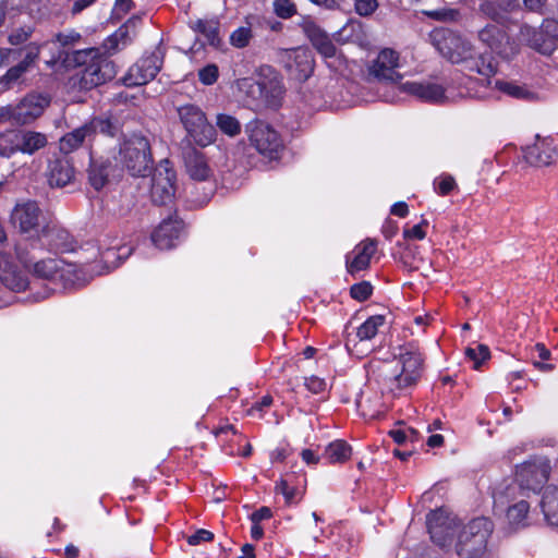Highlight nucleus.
I'll use <instances>...</instances> for the list:
<instances>
[{
  "label": "nucleus",
  "mask_w": 558,
  "mask_h": 558,
  "mask_svg": "<svg viewBox=\"0 0 558 558\" xmlns=\"http://www.w3.org/2000/svg\"><path fill=\"white\" fill-rule=\"evenodd\" d=\"M432 43L439 53L454 64L476 72L492 85L490 76L496 73V64L492 57L480 53L466 37L449 28H436L430 34Z\"/></svg>",
  "instance_id": "f257e3e1"
},
{
  "label": "nucleus",
  "mask_w": 558,
  "mask_h": 558,
  "mask_svg": "<svg viewBox=\"0 0 558 558\" xmlns=\"http://www.w3.org/2000/svg\"><path fill=\"white\" fill-rule=\"evenodd\" d=\"M378 377L393 390L413 386L421 378L423 357L416 343L400 345L391 362L380 363L377 367Z\"/></svg>",
  "instance_id": "f03ea898"
},
{
  "label": "nucleus",
  "mask_w": 558,
  "mask_h": 558,
  "mask_svg": "<svg viewBox=\"0 0 558 558\" xmlns=\"http://www.w3.org/2000/svg\"><path fill=\"white\" fill-rule=\"evenodd\" d=\"M118 159L132 175L145 177L153 165L148 138L141 133L124 134Z\"/></svg>",
  "instance_id": "7ed1b4c3"
},
{
  "label": "nucleus",
  "mask_w": 558,
  "mask_h": 558,
  "mask_svg": "<svg viewBox=\"0 0 558 558\" xmlns=\"http://www.w3.org/2000/svg\"><path fill=\"white\" fill-rule=\"evenodd\" d=\"M494 525L487 518H476L465 524L458 534L457 554L461 558H481Z\"/></svg>",
  "instance_id": "20e7f679"
},
{
  "label": "nucleus",
  "mask_w": 558,
  "mask_h": 558,
  "mask_svg": "<svg viewBox=\"0 0 558 558\" xmlns=\"http://www.w3.org/2000/svg\"><path fill=\"white\" fill-rule=\"evenodd\" d=\"M180 121L190 140L206 147L215 142L217 132L207 120L206 113L196 105L187 104L178 108Z\"/></svg>",
  "instance_id": "39448f33"
},
{
  "label": "nucleus",
  "mask_w": 558,
  "mask_h": 558,
  "mask_svg": "<svg viewBox=\"0 0 558 558\" xmlns=\"http://www.w3.org/2000/svg\"><path fill=\"white\" fill-rule=\"evenodd\" d=\"M51 98L46 93L32 92L26 94L17 104L7 105L9 122L23 126L32 124L49 107Z\"/></svg>",
  "instance_id": "423d86ee"
},
{
  "label": "nucleus",
  "mask_w": 558,
  "mask_h": 558,
  "mask_svg": "<svg viewBox=\"0 0 558 558\" xmlns=\"http://www.w3.org/2000/svg\"><path fill=\"white\" fill-rule=\"evenodd\" d=\"M251 145L265 158L275 160L283 151V143L279 133L269 124L257 121L247 128Z\"/></svg>",
  "instance_id": "0eeeda50"
},
{
  "label": "nucleus",
  "mask_w": 558,
  "mask_h": 558,
  "mask_svg": "<svg viewBox=\"0 0 558 558\" xmlns=\"http://www.w3.org/2000/svg\"><path fill=\"white\" fill-rule=\"evenodd\" d=\"M88 62L82 71L80 85L83 89H92L110 81L116 75L114 64L96 49L86 53Z\"/></svg>",
  "instance_id": "6e6552de"
},
{
  "label": "nucleus",
  "mask_w": 558,
  "mask_h": 558,
  "mask_svg": "<svg viewBox=\"0 0 558 558\" xmlns=\"http://www.w3.org/2000/svg\"><path fill=\"white\" fill-rule=\"evenodd\" d=\"M278 60L288 75L298 82H305L314 72V56L307 48L281 49L278 51Z\"/></svg>",
  "instance_id": "1a4fd4ad"
},
{
  "label": "nucleus",
  "mask_w": 558,
  "mask_h": 558,
  "mask_svg": "<svg viewBox=\"0 0 558 558\" xmlns=\"http://www.w3.org/2000/svg\"><path fill=\"white\" fill-rule=\"evenodd\" d=\"M520 35L521 39L532 49L549 56L556 49L558 23L556 21H545L539 28L524 25L521 27Z\"/></svg>",
  "instance_id": "9d476101"
},
{
  "label": "nucleus",
  "mask_w": 558,
  "mask_h": 558,
  "mask_svg": "<svg viewBox=\"0 0 558 558\" xmlns=\"http://www.w3.org/2000/svg\"><path fill=\"white\" fill-rule=\"evenodd\" d=\"M163 49L158 46L149 54H144L134 65H132L123 82L126 86H138L154 80L161 70L163 63Z\"/></svg>",
  "instance_id": "9b49d317"
},
{
  "label": "nucleus",
  "mask_w": 558,
  "mask_h": 558,
  "mask_svg": "<svg viewBox=\"0 0 558 558\" xmlns=\"http://www.w3.org/2000/svg\"><path fill=\"white\" fill-rule=\"evenodd\" d=\"M175 171L168 159L161 160L151 177L150 195L154 203L167 205L175 193Z\"/></svg>",
  "instance_id": "f8f14e48"
},
{
  "label": "nucleus",
  "mask_w": 558,
  "mask_h": 558,
  "mask_svg": "<svg viewBox=\"0 0 558 558\" xmlns=\"http://www.w3.org/2000/svg\"><path fill=\"white\" fill-rule=\"evenodd\" d=\"M12 222L22 233H33L37 236H46L50 232L48 226L41 225V213L35 202L17 204L11 216Z\"/></svg>",
  "instance_id": "ddd939ff"
},
{
  "label": "nucleus",
  "mask_w": 558,
  "mask_h": 558,
  "mask_svg": "<svg viewBox=\"0 0 558 558\" xmlns=\"http://www.w3.org/2000/svg\"><path fill=\"white\" fill-rule=\"evenodd\" d=\"M549 472V461L538 457L518 465L515 475L522 488L535 492L547 482Z\"/></svg>",
  "instance_id": "4468645a"
},
{
  "label": "nucleus",
  "mask_w": 558,
  "mask_h": 558,
  "mask_svg": "<svg viewBox=\"0 0 558 558\" xmlns=\"http://www.w3.org/2000/svg\"><path fill=\"white\" fill-rule=\"evenodd\" d=\"M427 526L433 542L445 548L451 545L459 523L456 518L445 514L442 510H437L427 515Z\"/></svg>",
  "instance_id": "2eb2a0df"
},
{
  "label": "nucleus",
  "mask_w": 558,
  "mask_h": 558,
  "mask_svg": "<svg viewBox=\"0 0 558 558\" xmlns=\"http://www.w3.org/2000/svg\"><path fill=\"white\" fill-rule=\"evenodd\" d=\"M477 39L498 56L507 57L511 51L510 37L500 23H487L477 31Z\"/></svg>",
  "instance_id": "dca6fc26"
},
{
  "label": "nucleus",
  "mask_w": 558,
  "mask_h": 558,
  "mask_svg": "<svg viewBox=\"0 0 558 558\" xmlns=\"http://www.w3.org/2000/svg\"><path fill=\"white\" fill-rule=\"evenodd\" d=\"M399 68V53L390 48L383 49L369 66V74L379 81L398 82L401 75Z\"/></svg>",
  "instance_id": "f3484780"
},
{
  "label": "nucleus",
  "mask_w": 558,
  "mask_h": 558,
  "mask_svg": "<svg viewBox=\"0 0 558 558\" xmlns=\"http://www.w3.org/2000/svg\"><path fill=\"white\" fill-rule=\"evenodd\" d=\"M16 255L20 262L23 263L26 268L31 269L37 279L48 280L52 283L58 278L63 277L60 267L61 262L58 259L48 258L33 263V258L24 256L19 248L16 250Z\"/></svg>",
  "instance_id": "a211bd4d"
},
{
  "label": "nucleus",
  "mask_w": 558,
  "mask_h": 558,
  "mask_svg": "<svg viewBox=\"0 0 558 558\" xmlns=\"http://www.w3.org/2000/svg\"><path fill=\"white\" fill-rule=\"evenodd\" d=\"M525 160L535 167H544L554 163L558 159V151L554 142L549 138L538 140L524 149Z\"/></svg>",
  "instance_id": "6ab92c4d"
},
{
  "label": "nucleus",
  "mask_w": 558,
  "mask_h": 558,
  "mask_svg": "<svg viewBox=\"0 0 558 558\" xmlns=\"http://www.w3.org/2000/svg\"><path fill=\"white\" fill-rule=\"evenodd\" d=\"M0 281L13 292H22L32 283L27 277L14 265L11 258L0 252Z\"/></svg>",
  "instance_id": "aec40b11"
},
{
  "label": "nucleus",
  "mask_w": 558,
  "mask_h": 558,
  "mask_svg": "<svg viewBox=\"0 0 558 558\" xmlns=\"http://www.w3.org/2000/svg\"><path fill=\"white\" fill-rule=\"evenodd\" d=\"M183 229L182 221L177 218L165 219L153 232L151 241L160 250H169L175 245Z\"/></svg>",
  "instance_id": "412c9836"
},
{
  "label": "nucleus",
  "mask_w": 558,
  "mask_h": 558,
  "mask_svg": "<svg viewBox=\"0 0 558 558\" xmlns=\"http://www.w3.org/2000/svg\"><path fill=\"white\" fill-rule=\"evenodd\" d=\"M184 167L187 175L195 181H207L213 177V169L206 156L195 148L184 154Z\"/></svg>",
  "instance_id": "4be33fe9"
},
{
  "label": "nucleus",
  "mask_w": 558,
  "mask_h": 558,
  "mask_svg": "<svg viewBox=\"0 0 558 558\" xmlns=\"http://www.w3.org/2000/svg\"><path fill=\"white\" fill-rule=\"evenodd\" d=\"M376 252V242L365 240L359 243L354 250L347 255V269L350 274H355L366 269L369 266L371 258Z\"/></svg>",
  "instance_id": "5701e85b"
},
{
  "label": "nucleus",
  "mask_w": 558,
  "mask_h": 558,
  "mask_svg": "<svg viewBox=\"0 0 558 558\" xmlns=\"http://www.w3.org/2000/svg\"><path fill=\"white\" fill-rule=\"evenodd\" d=\"M401 90L429 102H440L445 98L444 87L430 82H407L401 85Z\"/></svg>",
  "instance_id": "b1692460"
},
{
  "label": "nucleus",
  "mask_w": 558,
  "mask_h": 558,
  "mask_svg": "<svg viewBox=\"0 0 558 558\" xmlns=\"http://www.w3.org/2000/svg\"><path fill=\"white\" fill-rule=\"evenodd\" d=\"M141 22L138 16H132L120 26L111 36H109L105 43L104 48L107 53L112 54L120 49L124 48L132 38V34H134L137 24Z\"/></svg>",
  "instance_id": "393cba45"
},
{
  "label": "nucleus",
  "mask_w": 558,
  "mask_h": 558,
  "mask_svg": "<svg viewBox=\"0 0 558 558\" xmlns=\"http://www.w3.org/2000/svg\"><path fill=\"white\" fill-rule=\"evenodd\" d=\"M50 186L63 187L74 179V168L65 157L51 160L47 171Z\"/></svg>",
  "instance_id": "a878e982"
},
{
  "label": "nucleus",
  "mask_w": 558,
  "mask_h": 558,
  "mask_svg": "<svg viewBox=\"0 0 558 558\" xmlns=\"http://www.w3.org/2000/svg\"><path fill=\"white\" fill-rule=\"evenodd\" d=\"M258 80L260 87H263L262 101L274 105L283 93L281 81L270 68L262 69Z\"/></svg>",
  "instance_id": "bb28decb"
},
{
  "label": "nucleus",
  "mask_w": 558,
  "mask_h": 558,
  "mask_svg": "<svg viewBox=\"0 0 558 558\" xmlns=\"http://www.w3.org/2000/svg\"><path fill=\"white\" fill-rule=\"evenodd\" d=\"M304 31L312 45L323 57H335L337 51L336 46L320 27L314 23H307L304 26Z\"/></svg>",
  "instance_id": "cd10ccee"
},
{
  "label": "nucleus",
  "mask_w": 558,
  "mask_h": 558,
  "mask_svg": "<svg viewBox=\"0 0 558 558\" xmlns=\"http://www.w3.org/2000/svg\"><path fill=\"white\" fill-rule=\"evenodd\" d=\"M20 153L34 155L48 144L47 135L31 130H19Z\"/></svg>",
  "instance_id": "c85d7f7f"
},
{
  "label": "nucleus",
  "mask_w": 558,
  "mask_h": 558,
  "mask_svg": "<svg viewBox=\"0 0 558 558\" xmlns=\"http://www.w3.org/2000/svg\"><path fill=\"white\" fill-rule=\"evenodd\" d=\"M541 509L544 514L545 521L558 526V487L548 486L543 493L541 500Z\"/></svg>",
  "instance_id": "c756f323"
},
{
  "label": "nucleus",
  "mask_w": 558,
  "mask_h": 558,
  "mask_svg": "<svg viewBox=\"0 0 558 558\" xmlns=\"http://www.w3.org/2000/svg\"><path fill=\"white\" fill-rule=\"evenodd\" d=\"M529 510L530 506L525 500H520L508 507L507 521L511 531L526 526Z\"/></svg>",
  "instance_id": "7c9ffc66"
},
{
  "label": "nucleus",
  "mask_w": 558,
  "mask_h": 558,
  "mask_svg": "<svg viewBox=\"0 0 558 558\" xmlns=\"http://www.w3.org/2000/svg\"><path fill=\"white\" fill-rule=\"evenodd\" d=\"M352 454L351 446L344 440H335L330 442L324 451V458L329 463H344Z\"/></svg>",
  "instance_id": "2f4dec72"
},
{
  "label": "nucleus",
  "mask_w": 558,
  "mask_h": 558,
  "mask_svg": "<svg viewBox=\"0 0 558 558\" xmlns=\"http://www.w3.org/2000/svg\"><path fill=\"white\" fill-rule=\"evenodd\" d=\"M110 173V163L102 160H92L88 169V180L95 190L102 189Z\"/></svg>",
  "instance_id": "473e14b6"
},
{
  "label": "nucleus",
  "mask_w": 558,
  "mask_h": 558,
  "mask_svg": "<svg viewBox=\"0 0 558 558\" xmlns=\"http://www.w3.org/2000/svg\"><path fill=\"white\" fill-rule=\"evenodd\" d=\"M86 138H90V136L88 134V129L84 124L83 126L65 134L60 140V150L64 154H70L74 149L78 148Z\"/></svg>",
  "instance_id": "72a5a7b5"
},
{
  "label": "nucleus",
  "mask_w": 558,
  "mask_h": 558,
  "mask_svg": "<svg viewBox=\"0 0 558 558\" xmlns=\"http://www.w3.org/2000/svg\"><path fill=\"white\" fill-rule=\"evenodd\" d=\"M20 151L19 130H7L0 133V157L10 158Z\"/></svg>",
  "instance_id": "f704fd0d"
},
{
  "label": "nucleus",
  "mask_w": 558,
  "mask_h": 558,
  "mask_svg": "<svg viewBox=\"0 0 558 558\" xmlns=\"http://www.w3.org/2000/svg\"><path fill=\"white\" fill-rule=\"evenodd\" d=\"M385 324V316L374 315L368 317L359 328L356 336L361 341L372 340Z\"/></svg>",
  "instance_id": "c9c22d12"
},
{
  "label": "nucleus",
  "mask_w": 558,
  "mask_h": 558,
  "mask_svg": "<svg viewBox=\"0 0 558 558\" xmlns=\"http://www.w3.org/2000/svg\"><path fill=\"white\" fill-rule=\"evenodd\" d=\"M85 126L88 129V134L90 137L96 133L114 136L119 131L118 124L110 118H94L88 123H86Z\"/></svg>",
  "instance_id": "e433bc0d"
},
{
  "label": "nucleus",
  "mask_w": 558,
  "mask_h": 558,
  "mask_svg": "<svg viewBox=\"0 0 558 558\" xmlns=\"http://www.w3.org/2000/svg\"><path fill=\"white\" fill-rule=\"evenodd\" d=\"M494 88H496L497 90H499L510 97L518 98V99H531L533 97V93H531L523 86L518 85L515 83H511V82H504L500 80H495Z\"/></svg>",
  "instance_id": "4c0bfd02"
},
{
  "label": "nucleus",
  "mask_w": 558,
  "mask_h": 558,
  "mask_svg": "<svg viewBox=\"0 0 558 558\" xmlns=\"http://www.w3.org/2000/svg\"><path fill=\"white\" fill-rule=\"evenodd\" d=\"M28 70L17 63L11 66L1 77H0V93L11 89L15 84H17L23 75L27 73Z\"/></svg>",
  "instance_id": "58836bf2"
},
{
  "label": "nucleus",
  "mask_w": 558,
  "mask_h": 558,
  "mask_svg": "<svg viewBox=\"0 0 558 558\" xmlns=\"http://www.w3.org/2000/svg\"><path fill=\"white\" fill-rule=\"evenodd\" d=\"M217 128L226 135L234 137L241 133L240 121L230 114L218 113L216 117Z\"/></svg>",
  "instance_id": "ea45409f"
},
{
  "label": "nucleus",
  "mask_w": 558,
  "mask_h": 558,
  "mask_svg": "<svg viewBox=\"0 0 558 558\" xmlns=\"http://www.w3.org/2000/svg\"><path fill=\"white\" fill-rule=\"evenodd\" d=\"M263 87L259 85V80L253 77H244L238 81V89L252 100L262 101Z\"/></svg>",
  "instance_id": "a19ab883"
},
{
  "label": "nucleus",
  "mask_w": 558,
  "mask_h": 558,
  "mask_svg": "<svg viewBox=\"0 0 558 558\" xmlns=\"http://www.w3.org/2000/svg\"><path fill=\"white\" fill-rule=\"evenodd\" d=\"M132 253V248L126 245L107 247L101 252L102 260L111 267H117L121 260L128 258Z\"/></svg>",
  "instance_id": "79ce46f5"
},
{
  "label": "nucleus",
  "mask_w": 558,
  "mask_h": 558,
  "mask_svg": "<svg viewBox=\"0 0 558 558\" xmlns=\"http://www.w3.org/2000/svg\"><path fill=\"white\" fill-rule=\"evenodd\" d=\"M478 11L485 17L490 19L494 23L502 24L506 21V16L498 8L496 0H480Z\"/></svg>",
  "instance_id": "37998d69"
},
{
  "label": "nucleus",
  "mask_w": 558,
  "mask_h": 558,
  "mask_svg": "<svg viewBox=\"0 0 558 558\" xmlns=\"http://www.w3.org/2000/svg\"><path fill=\"white\" fill-rule=\"evenodd\" d=\"M465 356L473 362L474 369H480L482 364L490 357V352L487 345L476 344L465 349Z\"/></svg>",
  "instance_id": "c03bdc74"
},
{
  "label": "nucleus",
  "mask_w": 558,
  "mask_h": 558,
  "mask_svg": "<svg viewBox=\"0 0 558 558\" xmlns=\"http://www.w3.org/2000/svg\"><path fill=\"white\" fill-rule=\"evenodd\" d=\"M192 28L195 32H198L203 34L209 44L214 45L215 41L218 39V28L215 22L213 21H204V20H197L193 25Z\"/></svg>",
  "instance_id": "a18cd8bd"
},
{
  "label": "nucleus",
  "mask_w": 558,
  "mask_h": 558,
  "mask_svg": "<svg viewBox=\"0 0 558 558\" xmlns=\"http://www.w3.org/2000/svg\"><path fill=\"white\" fill-rule=\"evenodd\" d=\"M433 185L435 192L440 196L448 195L457 187L454 178L448 173H442L435 178Z\"/></svg>",
  "instance_id": "49530a36"
},
{
  "label": "nucleus",
  "mask_w": 558,
  "mask_h": 558,
  "mask_svg": "<svg viewBox=\"0 0 558 558\" xmlns=\"http://www.w3.org/2000/svg\"><path fill=\"white\" fill-rule=\"evenodd\" d=\"M41 50V45L31 43L23 48L24 57L19 62L24 65L28 71L38 60Z\"/></svg>",
  "instance_id": "de8ad7c7"
},
{
  "label": "nucleus",
  "mask_w": 558,
  "mask_h": 558,
  "mask_svg": "<svg viewBox=\"0 0 558 558\" xmlns=\"http://www.w3.org/2000/svg\"><path fill=\"white\" fill-rule=\"evenodd\" d=\"M252 39V31L250 27H239L230 35V43L235 48H244Z\"/></svg>",
  "instance_id": "09e8293b"
},
{
  "label": "nucleus",
  "mask_w": 558,
  "mask_h": 558,
  "mask_svg": "<svg viewBox=\"0 0 558 558\" xmlns=\"http://www.w3.org/2000/svg\"><path fill=\"white\" fill-rule=\"evenodd\" d=\"M274 11L281 19H290L296 13V8L291 0H275Z\"/></svg>",
  "instance_id": "8fccbe9b"
},
{
  "label": "nucleus",
  "mask_w": 558,
  "mask_h": 558,
  "mask_svg": "<svg viewBox=\"0 0 558 558\" xmlns=\"http://www.w3.org/2000/svg\"><path fill=\"white\" fill-rule=\"evenodd\" d=\"M373 291V287L367 281H362L360 283H355L350 289V294L353 299L357 301H365L367 300Z\"/></svg>",
  "instance_id": "3c124183"
},
{
  "label": "nucleus",
  "mask_w": 558,
  "mask_h": 558,
  "mask_svg": "<svg viewBox=\"0 0 558 558\" xmlns=\"http://www.w3.org/2000/svg\"><path fill=\"white\" fill-rule=\"evenodd\" d=\"M33 34L32 27H19L13 29L9 35V43L13 46H19L26 43Z\"/></svg>",
  "instance_id": "603ef678"
},
{
  "label": "nucleus",
  "mask_w": 558,
  "mask_h": 558,
  "mask_svg": "<svg viewBox=\"0 0 558 558\" xmlns=\"http://www.w3.org/2000/svg\"><path fill=\"white\" fill-rule=\"evenodd\" d=\"M218 66L216 64H208L198 71V78L205 85L214 84L218 78Z\"/></svg>",
  "instance_id": "864d4df0"
},
{
  "label": "nucleus",
  "mask_w": 558,
  "mask_h": 558,
  "mask_svg": "<svg viewBox=\"0 0 558 558\" xmlns=\"http://www.w3.org/2000/svg\"><path fill=\"white\" fill-rule=\"evenodd\" d=\"M80 39H81V35L77 32L73 31V29H70V31H66V32H63V33H58L54 36V40L57 43H59L62 47L73 46Z\"/></svg>",
  "instance_id": "5fc2aeb1"
},
{
  "label": "nucleus",
  "mask_w": 558,
  "mask_h": 558,
  "mask_svg": "<svg viewBox=\"0 0 558 558\" xmlns=\"http://www.w3.org/2000/svg\"><path fill=\"white\" fill-rule=\"evenodd\" d=\"M355 11L361 16H368L378 8L377 0H355Z\"/></svg>",
  "instance_id": "6e6d98bb"
},
{
  "label": "nucleus",
  "mask_w": 558,
  "mask_h": 558,
  "mask_svg": "<svg viewBox=\"0 0 558 558\" xmlns=\"http://www.w3.org/2000/svg\"><path fill=\"white\" fill-rule=\"evenodd\" d=\"M304 386L313 393H320L326 389V383L323 378L311 376L304 378Z\"/></svg>",
  "instance_id": "4d7b16f0"
},
{
  "label": "nucleus",
  "mask_w": 558,
  "mask_h": 558,
  "mask_svg": "<svg viewBox=\"0 0 558 558\" xmlns=\"http://www.w3.org/2000/svg\"><path fill=\"white\" fill-rule=\"evenodd\" d=\"M389 435L392 437V439L397 444H403L408 439L413 440L416 437V432L412 428H407V429L397 428V429L390 430Z\"/></svg>",
  "instance_id": "13d9d810"
},
{
  "label": "nucleus",
  "mask_w": 558,
  "mask_h": 558,
  "mask_svg": "<svg viewBox=\"0 0 558 558\" xmlns=\"http://www.w3.org/2000/svg\"><path fill=\"white\" fill-rule=\"evenodd\" d=\"M213 538L214 534L210 531L201 529L187 537V543L195 546L204 542H210Z\"/></svg>",
  "instance_id": "bf43d9fd"
},
{
  "label": "nucleus",
  "mask_w": 558,
  "mask_h": 558,
  "mask_svg": "<svg viewBox=\"0 0 558 558\" xmlns=\"http://www.w3.org/2000/svg\"><path fill=\"white\" fill-rule=\"evenodd\" d=\"M427 226V221L423 220L421 223L413 226L410 229H404L403 235L407 239L423 240L425 238V231L423 227Z\"/></svg>",
  "instance_id": "052dcab7"
},
{
  "label": "nucleus",
  "mask_w": 558,
  "mask_h": 558,
  "mask_svg": "<svg viewBox=\"0 0 558 558\" xmlns=\"http://www.w3.org/2000/svg\"><path fill=\"white\" fill-rule=\"evenodd\" d=\"M276 490L284 496L287 502L292 501L295 495V489L290 487L286 480H280L277 483Z\"/></svg>",
  "instance_id": "680f3d73"
},
{
  "label": "nucleus",
  "mask_w": 558,
  "mask_h": 558,
  "mask_svg": "<svg viewBox=\"0 0 558 558\" xmlns=\"http://www.w3.org/2000/svg\"><path fill=\"white\" fill-rule=\"evenodd\" d=\"M133 8L132 0H116L114 3V13L117 16L121 17L125 15Z\"/></svg>",
  "instance_id": "e2e57ef3"
},
{
  "label": "nucleus",
  "mask_w": 558,
  "mask_h": 558,
  "mask_svg": "<svg viewBox=\"0 0 558 558\" xmlns=\"http://www.w3.org/2000/svg\"><path fill=\"white\" fill-rule=\"evenodd\" d=\"M272 515L271 510L268 507H262L251 514L253 523H259L260 521L270 519Z\"/></svg>",
  "instance_id": "0e129e2a"
},
{
  "label": "nucleus",
  "mask_w": 558,
  "mask_h": 558,
  "mask_svg": "<svg viewBox=\"0 0 558 558\" xmlns=\"http://www.w3.org/2000/svg\"><path fill=\"white\" fill-rule=\"evenodd\" d=\"M517 489L515 486H509L507 487L506 492H501V490H498V492H495L493 497H494V501H495V505H505L506 501H508L509 499V494L514 492Z\"/></svg>",
  "instance_id": "69168bd1"
},
{
  "label": "nucleus",
  "mask_w": 558,
  "mask_h": 558,
  "mask_svg": "<svg viewBox=\"0 0 558 558\" xmlns=\"http://www.w3.org/2000/svg\"><path fill=\"white\" fill-rule=\"evenodd\" d=\"M498 3V8L502 11L505 16L507 17V14L511 12L517 5V0H496Z\"/></svg>",
  "instance_id": "338daca9"
},
{
  "label": "nucleus",
  "mask_w": 558,
  "mask_h": 558,
  "mask_svg": "<svg viewBox=\"0 0 558 558\" xmlns=\"http://www.w3.org/2000/svg\"><path fill=\"white\" fill-rule=\"evenodd\" d=\"M390 213L398 217H405L409 213L408 205L404 202H398L392 205Z\"/></svg>",
  "instance_id": "774afa93"
}]
</instances>
